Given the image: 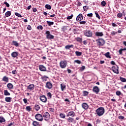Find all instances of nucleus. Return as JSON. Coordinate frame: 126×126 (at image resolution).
<instances>
[{
	"label": "nucleus",
	"mask_w": 126,
	"mask_h": 126,
	"mask_svg": "<svg viewBox=\"0 0 126 126\" xmlns=\"http://www.w3.org/2000/svg\"><path fill=\"white\" fill-rule=\"evenodd\" d=\"M112 26H113V27H117V25L115 24L114 23H112Z\"/></svg>",
	"instance_id": "61"
},
{
	"label": "nucleus",
	"mask_w": 126,
	"mask_h": 126,
	"mask_svg": "<svg viewBox=\"0 0 126 126\" xmlns=\"http://www.w3.org/2000/svg\"><path fill=\"white\" fill-rule=\"evenodd\" d=\"M75 54H76V56H77V57H79V56H81V55H82V52H79V51H76Z\"/></svg>",
	"instance_id": "33"
},
{
	"label": "nucleus",
	"mask_w": 126,
	"mask_h": 126,
	"mask_svg": "<svg viewBox=\"0 0 126 126\" xmlns=\"http://www.w3.org/2000/svg\"><path fill=\"white\" fill-rule=\"evenodd\" d=\"M7 87L8 89H9V90H10L11 89H13V85L9 83L7 85Z\"/></svg>",
	"instance_id": "18"
},
{
	"label": "nucleus",
	"mask_w": 126,
	"mask_h": 126,
	"mask_svg": "<svg viewBox=\"0 0 126 126\" xmlns=\"http://www.w3.org/2000/svg\"><path fill=\"white\" fill-rule=\"evenodd\" d=\"M5 122V119L3 117H0V123L2 124V123H4Z\"/></svg>",
	"instance_id": "31"
},
{
	"label": "nucleus",
	"mask_w": 126,
	"mask_h": 126,
	"mask_svg": "<svg viewBox=\"0 0 126 126\" xmlns=\"http://www.w3.org/2000/svg\"><path fill=\"white\" fill-rule=\"evenodd\" d=\"M75 116H76V115L75 114V112L73 111H70L66 114V117H71V118H74Z\"/></svg>",
	"instance_id": "8"
},
{
	"label": "nucleus",
	"mask_w": 126,
	"mask_h": 126,
	"mask_svg": "<svg viewBox=\"0 0 126 126\" xmlns=\"http://www.w3.org/2000/svg\"><path fill=\"white\" fill-rule=\"evenodd\" d=\"M84 35L87 37H92L93 33H92V32L91 31L89 30V31H86L84 32Z\"/></svg>",
	"instance_id": "9"
},
{
	"label": "nucleus",
	"mask_w": 126,
	"mask_h": 126,
	"mask_svg": "<svg viewBox=\"0 0 126 126\" xmlns=\"http://www.w3.org/2000/svg\"><path fill=\"white\" fill-rule=\"evenodd\" d=\"M47 23L48 26H51V25H54V22H50L49 21H47Z\"/></svg>",
	"instance_id": "36"
},
{
	"label": "nucleus",
	"mask_w": 126,
	"mask_h": 126,
	"mask_svg": "<svg viewBox=\"0 0 126 126\" xmlns=\"http://www.w3.org/2000/svg\"><path fill=\"white\" fill-rule=\"evenodd\" d=\"M82 4H81V2H78L77 3V5H78V6H81Z\"/></svg>",
	"instance_id": "59"
},
{
	"label": "nucleus",
	"mask_w": 126,
	"mask_h": 126,
	"mask_svg": "<svg viewBox=\"0 0 126 126\" xmlns=\"http://www.w3.org/2000/svg\"><path fill=\"white\" fill-rule=\"evenodd\" d=\"M32 125L33 126H39V122H36V121H33Z\"/></svg>",
	"instance_id": "29"
},
{
	"label": "nucleus",
	"mask_w": 126,
	"mask_h": 126,
	"mask_svg": "<svg viewBox=\"0 0 126 126\" xmlns=\"http://www.w3.org/2000/svg\"><path fill=\"white\" fill-rule=\"evenodd\" d=\"M59 64L61 68H65L67 66V62L66 60L61 61L60 62Z\"/></svg>",
	"instance_id": "2"
},
{
	"label": "nucleus",
	"mask_w": 126,
	"mask_h": 126,
	"mask_svg": "<svg viewBox=\"0 0 126 126\" xmlns=\"http://www.w3.org/2000/svg\"><path fill=\"white\" fill-rule=\"evenodd\" d=\"M119 53L120 55H122L123 54V50H122V49H120L119 50Z\"/></svg>",
	"instance_id": "55"
},
{
	"label": "nucleus",
	"mask_w": 126,
	"mask_h": 126,
	"mask_svg": "<svg viewBox=\"0 0 126 126\" xmlns=\"http://www.w3.org/2000/svg\"><path fill=\"white\" fill-rule=\"evenodd\" d=\"M38 30H43V26L40 25L37 27Z\"/></svg>",
	"instance_id": "43"
},
{
	"label": "nucleus",
	"mask_w": 126,
	"mask_h": 126,
	"mask_svg": "<svg viewBox=\"0 0 126 126\" xmlns=\"http://www.w3.org/2000/svg\"><path fill=\"white\" fill-rule=\"evenodd\" d=\"M104 56L106 58H108V59H111V56H110V52H108L104 54Z\"/></svg>",
	"instance_id": "30"
},
{
	"label": "nucleus",
	"mask_w": 126,
	"mask_h": 126,
	"mask_svg": "<svg viewBox=\"0 0 126 126\" xmlns=\"http://www.w3.org/2000/svg\"><path fill=\"white\" fill-rule=\"evenodd\" d=\"M47 96L48 98H52V94L50 92H49L47 94Z\"/></svg>",
	"instance_id": "42"
},
{
	"label": "nucleus",
	"mask_w": 126,
	"mask_h": 126,
	"mask_svg": "<svg viewBox=\"0 0 126 126\" xmlns=\"http://www.w3.org/2000/svg\"><path fill=\"white\" fill-rule=\"evenodd\" d=\"M120 80H121V81H122V82H126V79L125 78H123L122 77H120Z\"/></svg>",
	"instance_id": "39"
},
{
	"label": "nucleus",
	"mask_w": 126,
	"mask_h": 126,
	"mask_svg": "<svg viewBox=\"0 0 126 126\" xmlns=\"http://www.w3.org/2000/svg\"><path fill=\"white\" fill-rule=\"evenodd\" d=\"M4 4H5V5L7 6V7H9V4L8 3H7V2L4 1Z\"/></svg>",
	"instance_id": "52"
},
{
	"label": "nucleus",
	"mask_w": 126,
	"mask_h": 126,
	"mask_svg": "<svg viewBox=\"0 0 126 126\" xmlns=\"http://www.w3.org/2000/svg\"><path fill=\"white\" fill-rule=\"evenodd\" d=\"M66 121H67L68 123H73L74 122V119L72 117H69L66 119Z\"/></svg>",
	"instance_id": "19"
},
{
	"label": "nucleus",
	"mask_w": 126,
	"mask_h": 126,
	"mask_svg": "<svg viewBox=\"0 0 126 126\" xmlns=\"http://www.w3.org/2000/svg\"><path fill=\"white\" fill-rule=\"evenodd\" d=\"M95 112L98 117H101L105 114V108L102 107H99L96 110Z\"/></svg>",
	"instance_id": "1"
},
{
	"label": "nucleus",
	"mask_w": 126,
	"mask_h": 126,
	"mask_svg": "<svg viewBox=\"0 0 126 126\" xmlns=\"http://www.w3.org/2000/svg\"><path fill=\"white\" fill-rule=\"evenodd\" d=\"M18 56V52H13L11 54V56L12 58H16Z\"/></svg>",
	"instance_id": "20"
},
{
	"label": "nucleus",
	"mask_w": 126,
	"mask_h": 126,
	"mask_svg": "<svg viewBox=\"0 0 126 126\" xmlns=\"http://www.w3.org/2000/svg\"><path fill=\"white\" fill-rule=\"evenodd\" d=\"M45 87L47 89H52L53 88V84L51 82H47L46 83Z\"/></svg>",
	"instance_id": "10"
},
{
	"label": "nucleus",
	"mask_w": 126,
	"mask_h": 126,
	"mask_svg": "<svg viewBox=\"0 0 126 126\" xmlns=\"http://www.w3.org/2000/svg\"><path fill=\"white\" fill-rule=\"evenodd\" d=\"M123 16V13L119 12L117 15V17L118 18H122V17Z\"/></svg>",
	"instance_id": "35"
},
{
	"label": "nucleus",
	"mask_w": 126,
	"mask_h": 126,
	"mask_svg": "<svg viewBox=\"0 0 126 126\" xmlns=\"http://www.w3.org/2000/svg\"><path fill=\"white\" fill-rule=\"evenodd\" d=\"M95 14L96 15V17L98 18V19L100 20L101 19V17L99 15V14H98V12H95Z\"/></svg>",
	"instance_id": "41"
},
{
	"label": "nucleus",
	"mask_w": 126,
	"mask_h": 126,
	"mask_svg": "<svg viewBox=\"0 0 126 126\" xmlns=\"http://www.w3.org/2000/svg\"><path fill=\"white\" fill-rule=\"evenodd\" d=\"M39 69L40 71H46L47 70V68L44 66V65H39Z\"/></svg>",
	"instance_id": "14"
},
{
	"label": "nucleus",
	"mask_w": 126,
	"mask_h": 126,
	"mask_svg": "<svg viewBox=\"0 0 126 126\" xmlns=\"http://www.w3.org/2000/svg\"><path fill=\"white\" fill-rule=\"evenodd\" d=\"M31 29H32V28L31 27V26L30 25L28 26L27 30H31Z\"/></svg>",
	"instance_id": "56"
},
{
	"label": "nucleus",
	"mask_w": 126,
	"mask_h": 126,
	"mask_svg": "<svg viewBox=\"0 0 126 126\" xmlns=\"http://www.w3.org/2000/svg\"><path fill=\"white\" fill-rule=\"evenodd\" d=\"M95 36L97 37H102V36H104V34L102 32H96Z\"/></svg>",
	"instance_id": "17"
},
{
	"label": "nucleus",
	"mask_w": 126,
	"mask_h": 126,
	"mask_svg": "<svg viewBox=\"0 0 126 126\" xmlns=\"http://www.w3.org/2000/svg\"><path fill=\"white\" fill-rule=\"evenodd\" d=\"M74 46L73 45H66L65 46V49H66V50H70L71 48H73Z\"/></svg>",
	"instance_id": "25"
},
{
	"label": "nucleus",
	"mask_w": 126,
	"mask_h": 126,
	"mask_svg": "<svg viewBox=\"0 0 126 126\" xmlns=\"http://www.w3.org/2000/svg\"><path fill=\"white\" fill-rule=\"evenodd\" d=\"M101 5L102 6H105V5H106V1H101Z\"/></svg>",
	"instance_id": "48"
},
{
	"label": "nucleus",
	"mask_w": 126,
	"mask_h": 126,
	"mask_svg": "<svg viewBox=\"0 0 126 126\" xmlns=\"http://www.w3.org/2000/svg\"><path fill=\"white\" fill-rule=\"evenodd\" d=\"M65 85H64V84H61V89L62 91H63L64 90H65Z\"/></svg>",
	"instance_id": "24"
},
{
	"label": "nucleus",
	"mask_w": 126,
	"mask_h": 126,
	"mask_svg": "<svg viewBox=\"0 0 126 126\" xmlns=\"http://www.w3.org/2000/svg\"><path fill=\"white\" fill-rule=\"evenodd\" d=\"M5 17H8L11 15V11H7L5 14Z\"/></svg>",
	"instance_id": "27"
},
{
	"label": "nucleus",
	"mask_w": 126,
	"mask_h": 126,
	"mask_svg": "<svg viewBox=\"0 0 126 126\" xmlns=\"http://www.w3.org/2000/svg\"><path fill=\"white\" fill-rule=\"evenodd\" d=\"M11 99H12V98L10 97H6L5 98V101L8 103H10V102H11Z\"/></svg>",
	"instance_id": "21"
},
{
	"label": "nucleus",
	"mask_w": 126,
	"mask_h": 126,
	"mask_svg": "<svg viewBox=\"0 0 126 126\" xmlns=\"http://www.w3.org/2000/svg\"><path fill=\"white\" fill-rule=\"evenodd\" d=\"M74 63H78V64H80L81 63V61L77 60H75L74 61Z\"/></svg>",
	"instance_id": "44"
},
{
	"label": "nucleus",
	"mask_w": 126,
	"mask_h": 126,
	"mask_svg": "<svg viewBox=\"0 0 126 126\" xmlns=\"http://www.w3.org/2000/svg\"><path fill=\"white\" fill-rule=\"evenodd\" d=\"M59 117L61 119H65V114H64L63 113H60L59 115Z\"/></svg>",
	"instance_id": "32"
},
{
	"label": "nucleus",
	"mask_w": 126,
	"mask_h": 126,
	"mask_svg": "<svg viewBox=\"0 0 126 126\" xmlns=\"http://www.w3.org/2000/svg\"><path fill=\"white\" fill-rule=\"evenodd\" d=\"M72 17H73V15H71L70 16H69L67 17V20H69L70 19H72Z\"/></svg>",
	"instance_id": "46"
},
{
	"label": "nucleus",
	"mask_w": 126,
	"mask_h": 126,
	"mask_svg": "<svg viewBox=\"0 0 126 126\" xmlns=\"http://www.w3.org/2000/svg\"><path fill=\"white\" fill-rule=\"evenodd\" d=\"M48 78H49V77H48L47 76H46L41 77V79H42L43 82H45L47 81V80H48Z\"/></svg>",
	"instance_id": "22"
},
{
	"label": "nucleus",
	"mask_w": 126,
	"mask_h": 126,
	"mask_svg": "<svg viewBox=\"0 0 126 126\" xmlns=\"http://www.w3.org/2000/svg\"><path fill=\"white\" fill-rule=\"evenodd\" d=\"M118 32H116L114 31H113L112 32H111V35L112 36H115V35H116V34H117Z\"/></svg>",
	"instance_id": "53"
},
{
	"label": "nucleus",
	"mask_w": 126,
	"mask_h": 126,
	"mask_svg": "<svg viewBox=\"0 0 126 126\" xmlns=\"http://www.w3.org/2000/svg\"><path fill=\"white\" fill-rule=\"evenodd\" d=\"M83 45H87V40H84L83 41Z\"/></svg>",
	"instance_id": "60"
},
{
	"label": "nucleus",
	"mask_w": 126,
	"mask_h": 126,
	"mask_svg": "<svg viewBox=\"0 0 126 126\" xmlns=\"http://www.w3.org/2000/svg\"><path fill=\"white\" fill-rule=\"evenodd\" d=\"M49 112H50V113L53 114V113H54V112H55V109L53 108H49Z\"/></svg>",
	"instance_id": "40"
},
{
	"label": "nucleus",
	"mask_w": 126,
	"mask_h": 126,
	"mask_svg": "<svg viewBox=\"0 0 126 126\" xmlns=\"http://www.w3.org/2000/svg\"><path fill=\"white\" fill-rule=\"evenodd\" d=\"M83 96H87V95H88L89 94V92L86 91H83Z\"/></svg>",
	"instance_id": "34"
},
{
	"label": "nucleus",
	"mask_w": 126,
	"mask_h": 126,
	"mask_svg": "<svg viewBox=\"0 0 126 126\" xmlns=\"http://www.w3.org/2000/svg\"><path fill=\"white\" fill-rule=\"evenodd\" d=\"M4 95L5 96H10V93L8 92V91L6 90L4 91Z\"/></svg>",
	"instance_id": "28"
},
{
	"label": "nucleus",
	"mask_w": 126,
	"mask_h": 126,
	"mask_svg": "<svg viewBox=\"0 0 126 126\" xmlns=\"http://www.w3.org/2000/svg\"><path fill=\"white\" fill-rule=\"evenodd\" d=\"M76 39L77 42H82V38L80 37H77Z\"/></svg>",
	"instance_id": "45"
},
{
	"label": "nucleus",
	"mask_w": 126,
	"mask_h": 126,
	"mask_svg": "<svg viewBox=\"0 0 126 126\" xmlns=\"http://www.w3.org/2000/svg\"><path fill=\"white\" fill-rule=\"evenodd\" d=\"M12 45H13V46H15V47H19V43H18V42L15 40H13L12 41Z\"/></svg>",
	"instance_id": "16"
},
{
	"label": "nucleus",
	"mask_w": 126,
	"mask_h": 126,
	"mask_svg": "<svg viewBox=\"0 0 126 126\" xmlns=\"http://www.w3.org/2000/svg\"><path fill=\"white\" fill-rule=\"evenodd\" d=\"M86 23V21H81L80 22V24H85Z\"/></svg>",
	"instance_id": "57"
},
{
	"label": "nucleus",
	"mask_w": 126,
	"mask_h": 126,
	"mask_svg": "<svg viewBox=\"0 0 126 126\" xmlns=\"http://www.w3.org/2000/svg\"><path fill=\"white\" fill-rule=\"evenodd\" d=\"M96 41L97 42V44L98 46H104V45H105L106 43L105 40L102 38H99L98 39H97Z\"/></svg>",
	"instance_id": "3"
},
{
	"label": "nucleus",
	"mask_w": 126,
	"mask_h": 126,
	"mask_svg": "<svg viewBox=\"0 0 126 126\" xmlns=\"http://www.w3.org/2000/svg\"><path fill=\"white\" fill-rule=\"evenodd\" d=\"M26 110H27V111L30 112V111H31V107L30 106H27Z\"/></svg>",
	"instance_id": "49"
},
{
	"label": "nucleus",
	"mask_w": 126,
	"mask_h": 126,
	"mask_svg": "<svg viewBox=\"0 0 126 126\" xmlns=\"http://www.w3.org/2000/svg\"><path fill=\"white\" fill-rule=\"evenodd\" d=\"M13 123H10V124H8V125H6V126H13Z\"/></svg>",
	"instance_id": "58"
},
{
	"label": "nucleus",
	"mask_w": 126,
	"mask_h": 126,
	"mask_svg": "<svg viewBox=\"0 0 126 126\" xmlns=\"http://www.w3.org/2000/svg\"><path fill=\"white\" fill-rule=\"evenodd\" d=\"M23 101L24 102L25 104H26L27 103V98H24L23 99Z\"/></svg>",
	"instance_id": "63"
},
{
	"label": "nucleus",
	"mask_w": 126,
	"mask_h": 126,
	"mask_svg": "<svg viewBox=\"0 0 126 126\" xmlns=\"http://www.w3.org/2000/svg\"><path fill=\"white\" fill-rule=\"evenodd\" d=\"M45 8H47V9H52V6L50 4H46Z\"/></svg>",
	"instance_id": "37"
},
{
	"label": "nucleus",
	"mask_w": 126,
	"mask_h": 126,
	"mask_svg": "<svg viewBox=\"0 0 126 126\" xmlns=\"http://www.w3.org/2000/svg\"><path fill=\"white\" fill-rule=\"evenodd\" d=\"M83 19V16H82V14H79L76 17V21H81Z\"/></svg>",
	"instance_id": "13"
},
{
	"label": "nucleus",
	"mask_w": 126,
	"mask_h": 126,
	"mask_svg": "<svg viewBox=\"0 0 126 126\" xmlns=\"http://www.w3.org/2000/svg\"><path fill=\"white\" fill-rule=\"evenodd\" d=\"M111 64H112V65H116V63H115L114 61H111Z\"/></svg>",
	"instance_id": "62"
},
{
	"label": "nucleus",
	"mask_w": 126,
	"mask_h": 126,
	"mask_svg": "<svg viewBox=\"0 0 126 126\" xmlns=\"http://www.w3.org/2000/svg\"><path fill=\"white\" fill-rule=\"evenodd\" d=\"M45 34H46L47 39H54L55 38V36L51 34V32L49 31H46Z\"/></svg>",
	"instance_id": "6"
},
{
	"label": "nucleus",
	"mask_w": 126,
	"mask_h": 126,
	"mask_svg": "<svg viewBox=\"0 0 126 126\" xmlns=\"http://www.w3.org/2000/svg\"><path fill=\"white\" fill-rule=\"evenodd\" d=\"M118 119H119V120H124L125 119V117L123 116H119L118 117Z\"/></svg>",
	"instance_id": "50"
},
{
	"label": "nucleus",
	"mask_w": 126,
	"mask_h": 126,
	"mask_svg": "<svg viewBox=\"0 0 126 126\" xmlns=\"http://www.w3.org/2000/svg\"><path fill=\"white\" fill-rule=\"evenodd\" d=\"M82 107L84 110H87L88 108H89L88 104L85 102H84L82 104Z\"/></svg>",
	"instance_id": "15"
},
{
	"label": "nucleus",
	"mask_w": 126,
	"mask_h": 126,
	"mask_svg": "<svg viewBox=\"0 0 126 126\" xmlns=\"http://www.w3.org/2000/svg\"><path fill=\"white\" fill-rule=\"evenodd\" d=\"M15 14L16 16H18V17H22V16H21V14H19V13L16 12Z\"/></svg>",
	"instance_id": "47"
},
{
	"label": "nucleus",
	"mask_w": 126,
	"mask_h": 126,
	"mask_svg": "<svg viewBox=\"0 0 126 126\" xmlns=\"http://www.w3.org/2000/svg\"><path fill=\"white\" fill-rule=\"evenodd\" d=\"M12 73L13 74H16V70H13V71H12Z\"/></svg>",
	"instance_id": "64"
},
{
	"label": "nucleus",
	"mask_w": 126,
	"mask_h": 126,
	"mask_svg": "<svg viewBox=\"0 0 126 126\" xmlns=\"http://www.w3.org/2000/svg\"><path fill=\"white\" fill-rule=\"evenodd\" d=\"M83 8L84 11H87V9H88V8H87V6H84Z\"/></svg>",
	"instance_id": "51"
},
{
	"label": "nucleus",
	"mask_w": 126,
	"mask_h": 126,
	"mask_svg": "<svg viewBox=\"0 0 126 126\" xmlns=\"http://www.w3.org/2000/svg\"><path fill=\"white\" fill-rule=\"evenodd\" d=\"M2 81H4L5 82H8L9 79L8 77H6V76H4L3 78L2 79Z\"/></svg>",
	"instance_id": "26"
},
{
	"label": "nucleus",
	"mask_w": 126,
	"mask_h": 126,
	"mask_svg": "<svg viewBox=\"0 0 126 126\" xmlns=\"http://www.w3.org/2000/svg\"><path fill=\"white\" fill-rule=\"evenodd\" d=\"M87 16H88V17H92V16H93V13L88 14Z\"/></svg>",
	"instance_id": "54"
},
{
	"label": "nucleus",
	"mask_w": 126,
	"mask_h": 126,
	"mask_svg": "<svg viewBox=\"0 0 126 126\" xmlns=\"http://www.w3.org/2000/svg\"><path fill=\"white\" fill-rule=\"evenodd\" d=\"M116 94L117 96H121V95H122V92H121L120 91H117L116 92Z\"/></svg>",
	"instance_id": "38"
},
{
	"label": "nucleus",
	"mask_w": 126,
	"mask_h": 126,
	"mask_svg": "<svg viewBox=\"0 0 126 126\" xmlns=\"http://www.w3.org/2000/svg\"><path fill=\"white\" fill-rule=\"evenodd\" d=\"M112 70L114 72V73H116L117 74H119V73H120V72L119 71V66H118V65H116V66H112Z\"/></svg>",
	"instance_id": "5"
},
{
	"label": "nucleus",
	"mask_w": 126,
	"mask_h": 126,
	"mask_svg": "<svg viewBox=\"0 0 126 126\" xmlns=\"http://www.w3.org/2000/svg\"><path fill=\"white\" fill-rule=\"evenodd\" d=\"M93 91L94 92V93L98 94V93L100 92V89L97 86H94L93 88Z\"/></svg>",
	"instance_id": "12"
},
{
	"label": "nucleus",
	"mask_w": 126,
	"mask_h": 126,
	"mask_svg": "<svg viewBox=\"0 0 126 126\" xmlns=\"http://www.w3.org/2000/svg\"><path fill=\"white\" fill-rule=\"evenodd\" d=\"M39 99L41 102H43V103H46L47 102V97H46L45 95H40Z\"/></svg>",
	"instance_id": "11"
},
{
	"label": "nucleus",
	"mask_w": 126,
	"mask_h": 126,
	"mask_svg": "<svg viewBox=\"0 0 126 126\" xmlns=\"http://www.w3.org/2000/svg\"><path fill=\"white\" fill-rule=\"evenodd\" d=\"M42 118H44L45 121L50 120V113L48 112H44L42 115Z\"/></svg>",
	"instance_id": "4"
},
{
	"label": "nucleus",
	"mask_w": 126,
	"mask_h": 126,
	"mask_svg": "<svg viewBox=\"0 0 126 126\" xmlns=\"http://www.w3.org/2000/svg\"><path fill=\"white\" fill-rule=\"evenodd\" d=\"M36 120L39 121V122H42L43 121V115L40 114H37L35 116Z\"/></svg>",
	"instance_id": "7"
},
{
	"label": "nucleus",
	"mask_w": 126,
	"mask_h": 126,
	"mask_svg": "<svg viewBox=\"0 0 126 126\" xmlns=\"http://www.w3.org/2000/svg\"><path fill=\"white\" fill-rule=\"evenodd\" d=\"M40 108L41 107H40V105L39 104H35L34 105V110H35V111H39Z\"/></svg>",
	"instance_id": "23"
}]
</instances>
